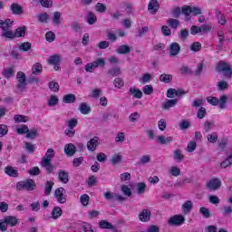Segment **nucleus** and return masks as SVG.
Masks as SVG:
<instances>
[{
  "mask_svg": "<svg viewBox=\"0 0 232 232\" xmlns=\"http://www.w3.org/2000/svg\"><path fill=\"white\" fill-rule=\"evenodd\" d=\"M160 81L161 82L169 83V82H170L171 81H173V75L163 73V74H161V75L160 76Z\"/></svg>",
  "mask_w": 232,
  "mask_h": 232,
  "instance_id": "obj_37",
  "label": "nucleus"
},
{
  "mask_svg": "<svg viewBox=\"0 0 232 232\" xmlns=\"http://www.w3.org/2000/svg\"><path fill=\"white\" fill-rule=\"evenodd\" d=\"M181 14L186 15V17H189V15H191V6L184 5L181 8Z\"/></svg>",
  "mask_w": 232,
  "mask_h": 232,
  "instance_id": "obj_56",
  "label": "nucleus"
},
{
  "mask_svg": "<svg viewBox=\"0 0 232 232\" xmlns=\"http://www.w3.org/2000/svg\"><path fill=\"white\" fill-rule=\"evenodd\" d=\"M53 23L56 26H59V24H61V13L60 12L53 13Z\"/></svg>",
  "mask_w": 232,
  "mask_h": 232,
  "instance_id": "obj_43",
  "label": "nucleus"
},
{
  "mask_svg": "<svg viewBox=\"0 0 232 232\" xmlns=\"http://www.w3.org/2000/svg\"><path fill=\"white\" fill-rule=\"evenodd\" d=\"M33 75H41L43 73V65L39 63H36L32 67Z\"/></svg>",
  "mask_w": 232,
  "mask_h": 232,
  "instance_id": "obj_26",
  "label": "nucleus"
},
{
  "mask_svg": "<svg viewBox=\"0 0 232 232\" xmlns=\"http://www.w3.org/2000/svg\"><path fill=\"white\" fill-rule=\"evenodd\" d=\"M186 222V218L182 215H175L169 218L168 224L169 226H182Z\"/></svg>",
  "mask_w": 232,
  "mask_h": 232,
  "instance_id": "obj_6",
  "label": "nucleus"
},
{
  "mask_svg": "<svg viewBox=\"0 0 232 232\" xmlns=\"http://www.w3.org/2000/svg\"><path fill=\"white\" fill-rule=\"evenodd\" d=\"M104 197L106 200H118L119 202H124L126 200V198L119 195V194H113L111 192H105Z\"/></svg>",
  "mask_w": 232,
  "mask_h": 232,
  "instance_id": "obj_10",
  "label": "nucleus"
},
{
  "mask_svg": "<svg viewBox=\"0 0 232 232\" xmlns=\"http://www.w3.org/2000/svg\"><path fill=\"white\" fill-rule=\"evenodd\" d=\"M208 200H209L210 204H214L216 206L220 204V198H218V197H217L215 195H210L208 197Z\"/></svg>",
  "mask_w": 232,
  "mask_h": 232,
  "instance_id": "obj_61",
  "label": "nucleus"
},
{
  "mask_svg": "<svg viewBox=\"0 0 232 232\" xmlns=\"http://www.w3.org/2000/svg\"><path fill=\"white\" fill-rule=\"evenodd\" d=\"M45 39L48 43H53L55 41V34L53 32L49 31L45 34Z\"/></svg>",
  "mask_w": 232,
  "mask_h": 232,
  "instance_id": "obj_53",
  "label": "nucleus"
},
{
  "mask_svg": "<svg viewBox=\"0 0 232 232\" xmlns=\"http://www.w3.org/2000/svg\"><path fill=\"white\" fill-rule=\"evenodd\" d=\"M122 160V156L121 154H114L111 160V162L113 166L119 164Z\"/></svg>",
  "mask_w": 232,
  "mask_h": 232,
  "instance_id": "obj_47",
  "label": "nucleus"
},
{
  "mask_svg": "<svg viewBox=\"0 0 232 232\" xmlns=\"http://www.w3.org/2000/svg\"><path fill=\"white\" fill-rule=\"evenodd\" d=\"M57 104H59V99L57 98V96L55 95L51 96V98L48 101V106L53 107V106H57Z\"/></svg>",
  "mask_w": 232,
  "mask_h": 232,
  "instance_id": "obj_48",
  "label": "nucleus"
},
{
  "mask_svg": "<svg viewBox=\"0 0 232 232\" xmlns=\"http://www.w3.org/2000/svg\"><path fill=\"white\" fill-rule=\"evenodd\" d=\"M199 213L204 217V218H210L211 217V212L206 207H201L199 208Z\"/></svg>",
  "mask_w": 232,
  "mask_h": 232,
  "instance_id": "obj_41",
  "label": "nucleus"
},
{
  "mask_svg": "<svg viewBox=\"0 0 232 232\" xmlns=\"http://www.w3.org/2000/svg\"><path fill=\"white\" fill-rule=\"evenodd\" d=\"M41 166L44 168L45 171L50 174L53 171V167L52 165V161H48V163H44V161H41Z\"/></svg>",
  "mask_w": 232,
  "mask_h": 232,
  "instance_id": "obj_38",
  "label": "nucleus"
},
{
  "mask_svg": "<svg viewBox=\"0 0 232 232\" xmlns=\"http://www.w3.org/2000/svg\"><path fill=\"white\" fill-rule=\"evenodd\" d=\"M64 193H66V190L63 187L54 190V197L59 204H66V196Z\"/></svg>",
  "mask_w": 232,
  "mask_h": 232,
  "instance_id": "obj_5",
  "label": "nucleus"
},
{
  "mask_svg": "<svg viewBox=\"0 0 232 232\" xmlns=\"http://www.w3.org/2000/svg\"><path fill=\"white\" fill-rule=\"evenodd\" d=\"M4 222L7 226H11V227H14L16 224H18L19 220L15 216H6L4 218Z\"/></svg>",
  "mask_w": 232,
  "mask_h": 232,
  "instance_id": "obj_15",
  "label": "nucleus"
},
{
  "mask_svg": "<svg viewBox=\"0 0 232 232\" xmlns=\"http://www.w3.org/2000/svg\"><path fill=\"white\" fill-rule=\"evenodd\" d=\"M19 50H22V52H29V50H32V44L24 42L19 45Z\"/></svg>",
  "mask_w": 232,
  "mask_h": 232,
  "instance_id": "obj_42",
  "label": "nucleus"
},
{
  "mask_svg": "<svg viewBox=\"0 0 232 232\" xmlns=\"http://www.w3.org/2000/svg\"><path fill=\"white\" fill-rule=\"evenodd\" d=\"M206 113H207L206 108L200 107L197 113L198 119H204V117H206Z\"/></svg>",
  "mask_w": 232,
  "mask_h": 232,
  "instance_id": "obj_63",
  "label": "nucleus"
},
{
  "mask_svg": "<svg viewBox=\"0 0 232 232\" xmlns=\"http://www.w3.org/2000/svg\"><path fill=\"white\" fill-rule=\"evenodd\" d=\"M113 85L115 88H118V90H121L124 86V80L121 77L115 78L113 81Z\"/></svg>",
  "mask_w": 232,
  "mask_h": 232,
  "instance_id": "obj_39",
  "label": "nucleus"
},
{
  "mask_svg": "<svg viewBox=\"0 0 232 232\" xmlns=\"http://www.w3.org/2000/svg\"><path fill=\"white\" fill-rule=\"evenodd\" d=\"M137 191L139 195H142L146 191V183L144 182L138 183Z\"/></svg>",
  "mask_w": 232,
  "mask_h": 232,
  "instance_id": "obj_51",
  "label": "nucleus"
},
{
  "mask_svg": "<svg viewBox=\"0 0 232 232\" xmlns=\"http://www.w3.org/2000/svg\"><path fill=\"white\" fill-rule=\"evenodd\" d=\"M58 179L63 184H68L70 182L69 174L66 170L60 169L58 171Z\"/></svg>",
  "mask_w": 232,
  "mask_h": 232,
  "instance_id": "obj_14",
  "label": "nucleus"
},
{
  "mask_svg": "<svg viewBox=\"0 0 232 232\" xmlns=\"http://www.w3.org/2000/svg\"><path fill=\"white\" fill-rule=\"evenodd\" d=\"M189 126H191V124L187 120H183L180 123H179V127L180 128V130H188Z\"/></svg>",
  "mask_w": 232,
  "mask_h": 232,
  "instance_id": "obj_62",
  "label": "nucleus"
},
{
  "mask_svg": "<svg viewBox=\"0 0 232 232\" xmlns=\"http://www.w3.org/2000/svg\"><path fill=\"white\" fill-rule=\"evenodd\" d=\"M139 220L140 222H150L151 218V211L150 209H143L140 214H139Z\"/></svg>",
  "mask_w": 232,
  "mask_h": 232,
  "instance_id": "obj_11",
  "label": "nucleus"
},
{
  "mask_svg": "<svg viewBox=\"0 0 232 232\" xmlns=\"http://www.w3.org/2000/svg\"><path fill=\"white\" fill-rule=\"evenodd\" d=\"M117 53L120 55H126L131 52V48L128 46L127 44L120 45L117 50Z\"/></svg>",
  "mask_w": 232,
  "mask_h": 232,
  "instance_id": "obj_18",
  "label": "nucleus"
},
{
  "mask_svg": "<svg viewBox=\"0 0 232 232\" xmlns=\"http://www.w3.org/2000/svg\"><path fill=\"white\" fill-rule=\"evenodd\" d=\"M14 120L15 122H27L28 117L24 115H14Z\"/></svg>",
  "mask_w": 232,
  "mask_h": 232,
  "instance_id": "obj_59",
  "label": "nucleus"
},
{
  "mask_svg": "<svg viewBox=\"0 0 232 232\" xmlns=\"http://www.w3.org/2000/svg\"><path fill=\"white\" fill-rule=\"evenodd\" d=\"M160 8V5L159 4L158 0H150L148 5V10L150 14L152 15H155L157 12H159V9Z\"/></svg>",
  "mask_w": 232,
  "mask_h": 232,
  "instance_id": "obj_8",
  "label": "nucleus"
},
{
  "mask_svg": "<svg viewBox=\"0 0 232 232\" xmlns=\"http://www.w3.org/2000/svg\"><path fill=\"white\" fill-rule=\"evenodd\" d=\"M207 139H208V142H210L211 144H215V142H217L218 140V133L212 132L211 134H208L207 136Z\"/></svg>",
  "mask_w": 232,
  "mask_h": 232,
  "instance_id": "obj_40",
  "label": "nucleus"
},
{
  "mask_svg": "<svg viewBox=\"0 0 232 232\" xmlns=\"http://www.w3.org/2000/svg\"><path fill=\"white\" fill-rule=\"evenodd\" d=\"M2 37H5L6 39H15V33L12 31H4L2 34Z\"/></svg>",
  "mask_w": 232,
  "mask_h": 232,
  "instance_id": "obj_52",
  "label": "nucleus"
},
{
  "mask_svg": "<svg viewBox=\"0 0 232 232\" xmlns=\"http://www.w3.org/2000/svg\"><path fill=\"white\" fill-rule=\"evenodd\" d=\"M26 35V26L19 27L14 32V37H24Z\"/></svg>",
  "mask_w": 232,
  "mask_h": 232,
  "instance_id": "obj_35",
  "label": "nucleus"
},
{
  "mask_svg": "<svg viewBox=\"0 0 232 232\" xmlns=\"http://www.w3.org/2000/svg\"><path fill=\"white\" fill-rule=\"evenodd\" d=\"M101 229H113V225L106 220H102L99 223Z\"/></svg>",
  "mask_w": 232,
  "mask_h": 232,
  "instance_id": "obj_36",
  "label": "nucleus"
},
{
  "mask_svg": "<svg viewBox=\"0 0 232 232\" xmlns=\"http://www.w3.org/2000/svg\"><path fill=\"white\" fill-rule=\"evenodd\" d=\"M111 77H119L122 73L121 67H113L107 72Z\"/></svg>",
  "mask_w": 232,
  "mask_h": 232,
  "instance_id": "obj_27",
  "label": "nucleus"
},
{
  "mask_svg": "<svg viewBox=\"0 0 232 232\" xmlns=\"http://www.w3.org/2000/svg\"><path fill=\"white\" fill-rule=\"evenodd\" d=\"M48 86L52 92H59V83L57 82L52 81L49 82Z\"/></svg>",
  "mask_w": 232,
  "mask_h": 232,
  "instance_id": "obj_49",
  "label": "nucleus"
},
{
  "mask_svg": "<svg viewBox=\"0 0 232 232\" xmlns=\"http://www.w3.org/2000/svg\"><path fill=\"white\" fill-rule=\"evenodd\" d=\"M218 38L219 44H218L217 50H222V47L224 46V43L226 41L224 31H218Z\"/></svg>",
  "mask_w": 232,
  "mask_h": 232,
  "instance_id": "obj_23",
  "label": "nucleus"
},
{
  "mask_svg": "<svg viewBox=\"0 0 232 232\" xmlns=\"http://www.w3.org/2000/svg\"><path fill=\"white\" fill-rule=\"evenodd\" d=\"M28 126L22 125L20 128L16 129V133H18L19 135H24V133H28Z\"/></svg>",
  "mask_w": 232,
  "mask_h": 232,
  "instance_id": "obj_57",
  "label": "nucleus"
},
{
  "mask_svg": "<svg viewBox=\"0 0 232 232\" xmlns=\"http://www.w3.org/2000/svg\"><path fill=\"white\" fill-rule=\"evenodd\" d=\"M129 95H132L135 99H142V92L136 87H130L129 90Z\"/></svg>",
  "mask_w": 232,
  "mask_h": 232,
  "instance_id": "obj_20",
  "label": "nucleus"
},
{
  "mask_svg": "<svg viewBox=\"0 0 232 232\" xmlns=\"http://www.w3.org/2000/svg\"><path fill=\"white\" fill-rule=\"evenodd\" d=\"M35 188H37V185L32 179H28L16 183L17 191H35Z\"/></svg>",
  "mask_w": 232,
  "mask_h": 232,
  "instance_id": "obj_1",
  "label": "nucleus"
},
{
  "mask_svg": "<svg viewBox=\"0 0 232 232\" xmlns=\"http://www.w3.org/2000/svg\"><path fill=\"white\" fill-rule=\"evenodd\" d=\"M96 12H99V14H104L106 12V5L102 3H97L96 4Z\"/></svg>",
  "mask_w": 232,
  "mask_h": 232,
  "instance_id": "obj_55",
  "label": "nucleus"
},
{
  "mask_svg": "<svg viewBox=\"0 0 232 232\" xmlns=\"http://www.w3.org/2000/svg\"><path fill=\"white\" fill-rule=\"evenodd\" d=\"M182 211L184 215H188L191 209H193V202L191 200H187L183 205H182Z\"/></svg>",
  "mask_w": 232,
  "mask_h": 232,
  "instance_id": "obj_24",
  "label": "nucleus"
},
{
  "mask_svg": "<svg viewBox=\"0 0 232 232\" xmlns=\"http://www.w3.org/2000/svg\"><path fill=\"white\" fill-rule=\"evenodd\" d=\"M14 73H15V71L13 67H8L7 69L3 71V75L5 77V79H10L14 77Z\"/></svg>",
  "mask_w": 232,
  "mask_h": 232,
  "instance_id": "obj_34",
  "label": "nucleus"
},
{
  "mask_svg": "<svg viewBox=\"0 0 232 232\" xmlns=\"http://www.w3.org/2000/svg\"><path fill=\"white\" fill-rule=\"evenodd\" d=\"M106 64V62L102 58H98L94 62H92V65L94 68H99V66H102V68H104V65Z\"/></svg>",
  "mask_w": 232,
  "mask_h": 232,
  "instance_id": "obj_45",
  "label": "nucleus"
},
{
  "mask_svg": "<svg viewBox=\"0 0 232 232\" xmlns=\"http://www.w3.org/2000/svg\"><path fill=\"white\" fill-rule=\"evenodd\" d=\"M174 159L179 162H182V160H184V156L180 150H174Z\"/></svg>",
  "mask_w": 232,
  "mask_h": 232,
  "instance_id": "obj_44",
  "label": "nucleus"
},
{
  "mask_svg": "<svg viewBox=\"0 0 232 232\" xmlns=\"http://www.w3.org/2000/svg\"><path fill=\"white\" fill-rule=\"evenodd\" d=\"M28 173L32 177H37V175L41 174V169H39V167H33L31 169L28 170Z\"/></svg>",
  "mask_w": 232,
  "mask_h": 232,
  "instance_id": "obj_54",
  "label": "nucleus"
},
{
  "mask_svg": "<svg viewBox=\"0 0 232 232\" xmlns=\"http://www.w3.org/2000/svg\"><path fill=\"white\" fill-rule=\"evenodd\" d=\"M206 188L208 191H217L222 188V181L218 178L211 179L207 182Z\"/></svg>",
  "mask_w": 232,
  "mask_h": 232,
  "instance_id": "obj_4",
  "label": "nucleus"
},
{
  "mask_svg": "<svg viewBox=\"0 0 232 232\" xmlns=\"http://www.w3.org/2000/svg\"><path fill=\"white\" fill-rule=\"evenodd\" d=\"M10 10L14 14V15H21V14H24L23 7L19 5V4H12L10 6Z\"/></svg>",
  "mask_w": 232,
  "mask_h": 232,
  "instance_id": "obj_19",
  "label": "nucleus"
},
{
  "mask_svg": "<svg viewBox=\"0 0 232 232\" xmlns=\"http://www.w3.org/2000/svg\"><path fill=\"white\" fill-rule=\"evenodd\" d=\"M80 202L82 206H88V202H90V196L87 194H83L80 198Z\"/></svg>",
  "mask_w": 232,
  "mask_h": 232,
  "instance_id": "obj_58",
  "label": "nucleus"
},
{
  "mask_svg": "<svg viewBox=\"0 0 232 232\" xmlns=\"http://www.w3.org/2000/svg\"><path fill=\"white\" fill-rule=\"evenodd\" d=\"M149 162H151V156L150 155H143L140 159V160L137 161L138 166H144L145 164H149Z\"/></svg>",
  "mask_w": 232,
  "mask_h": 232,
  "instance_id": "obj_28",
  "label": "nucleus"
},
{
  "mask_svg": "<svg viewBox=\"0 0 232 232\" xmlns=\"http://www.w3.org/2000/svg\"><path fill=\"white\" fill-rule=\"evenodd\" d=\"M167 50L170 57H177V55L180 53V44H179V43L177 42H173L172 44H169Z\"/></svg>",
  "mask_w": 232,
  "mask_h": 232,
  "instance_id": "obj_7",
  "label": "nucleus"
},
{
  "mask_svg": "<svg viewBox=\"0 0 232 232\" xmlns=\"http://www.w3.org/2000/svg\"><path fill=\"white\" fill-rule=\"evenodd\" d=\"M79 110H80L81 113H82V115H88V113H90V111H92V108L89 105H87L86 103L80 104Z\"/></svg>",
  "mask_w": 232,
  "mask_h": 232,
  "instance_id": "obj_33",
  "label": "nucleus"
},
{
  "mask_svg": "<svg viewBox=\"0 0 232 232\" xmlns=\"http://www.w3.org/2000/svg\"><path fill=\"white\" fill-rule=\"evenodd\" d=\"M191 52H200L202 50V44L199 42H194L190 46Z\"/></svg>",
  "mask_w": 232,
  "mask_h": 232,
  "instance_id": "obj_50",
  "label": "nucleus"
},
{
  "mask_svg": "<svg viewBox=\"0 0 232 232\" xmlns=\"http://www.w3.org/2000/svg\"><path fill=\"white\" fill-rule=\"evenodd\" d=\"M232 213V207L231 206H225L223 207V215L224 217H229Z\"/></svg>",
  "mask_w": 232,
  "mask_h": 232,
  "instance_id": "obj_64",
  "label": "nucleus"
},
{
  "mask_svg": "<svg viewBox=\"0 0 232 232\" xmlns=\"http://www.w3.org/2000/svg\"><path fill=\"white\" fill-rule=\"evenodd\" d=\"M55 157V150L50 148L47 150L46 153L44 154V158L42 159V162L48 164V162H52V159Z\"/></svg>",
  "mask_w": 232,
  "mask_h": 232,
  "instance_id": "obj_12",
  "label": "nucleus"
},
{
  "mask_svg": "<svg viewBox=\"0 0 232 232\" xmlns=\"http://www.w3.org/2000/svg\"><path fill=\"white\" fill-rule=\"evenodd\" d=\"M216 72H218V73H224L225 77H227V79H231L232 77V69H231V65H229V63H227L225 61H219L216 66Z\"/></svg>",
  "mask_w": 232,
  "mask_h": 232,
  "instance_id": "obj_2",
  "label": "nucleus"
},
{
  "mask_svg": "<svg viewBox=\"0 0 232 232\" xmlns=\"http://www.w3.org/2000/svg\"><path fill=\"white\" fill-rule=\"evenodd\" d=\"M121 191L125 197H131V188H129L127 185H123L121 187Z\"/></svg>",
  "mask_w": 232,
  "mask_h": 232,
  "instance_id": "obj_60",
  "label": "nucleus"
},
{
  "mask_svg": "<svg viewBox=\"0 0 232 232\" xmlns=\"http://www.w3.org/2000/svg\"><path fill=\"white\" fill-rule=\"evenodd\" d=\"M63 216V208L60 207H54L51 212V217L53 218V220H57L59 217Z\"/></svg>",
  "mask_w": 232,
  "mask_h": 232,
  "instance_id": "obj_22",
  "label": "nucleus"
},
{
  "mask_svg": "<svg viewBox=\"0 0 232 232\" xmlns=\"http://www.w3.org/2000/svg\"><path fill=\"white\" fill-rule=\"evenodd\" d=\"M158 142L160 144H169V142H173V137H165V136H159L158 137Z\"/></svg>",
  "mask_w": 232,
  "mask_h": 232,
  "instance_id": "obj_32",
  "label": "nucleus"
},
{
  "mask_svg": "<svg viewBox=\"0 0 232 232\" xmlns=\"http://www.w3.org/2000/svg\"><path fill=\"white\" fill-rule=\"evenodd\" d=\"M77 101V97H75V94L70 93L66 94L63 98V102L65 104H73Z\"/></svg>",
  "mask_w": 232,
  "mask_h": 232,
  "instance_id": "obj_21",
  "label": "nucleus"
},
{
  "mask_svg": "<svg viewBox=\"0 0 232 232\" xmlns=\"http://www.w3.org/2000/svg\"><path fill=\"white\" fill-rule=\"evenodd\" d=\"M76 148L75 145L69 143L64 147V153L67 157H73L75 155Z\"/></svg>",
  "mask_w": 232,
  "mask_h": 232,
  "instance_id": "obj_16",
  "label": "nucleus"
},
{
  "mask_svg": "<svg viewBox=\"0 0 232 232\" xmlns=\"http://www.w3.org/2000/svg\"><path fill=\"white\" fill-rule=\"evenodd\" d=\"M16 81H17V84H16V88L17 90H19L20 92H24V90H26V74L24 72H18L16 73Z\"/></svg>",
  "mask_w": 232,
  "mask_h": 232,
  "instance_id": "obj_3",
  "label": "nucleus"
},
{
  "mask_svg": "<svg viewBox=\"0 0 232 232\" xmlns=\"http://www.w3.org/2000/svg\"><path fill=\"white\" fill-rule=\"evenodd\" d=\"M167 24H169L170 28L177 30V28L180 26V22L177 19L169 18L167 20Z\"/></svg>",
  "mask_w": 232,
  "mask_h": 232,
  "instance_id": "obj_30",
  "label": "nucleus"
},
{
  "mask_svg": "<svg viewBox=\"0 0 232 232\" xmlns=\"http://www.w3.org/2000/svg\"><path fill=\"white\" fill-rule=\"evenodd\" d=\"M61 63V55L54 54L49 57L48 59V64H59Z\"/></svg>",
  "mask_w": 232,
  "mask_h": 232,
  "instance_id": "obj_31",
  "label": "nucleus"
},
{
  "mask_svg": "<svg viewBox=\"0 0 232 232\" xmlns=\"http://www.w3.org/2000/svg\"><path fill=\"white\" fill-rule=\"evenodd\" d=\"M179 103V99H171V100H166L162 104L161 108L162 110L168 111L170 108H175L177 104Z\"/></svg>",
  "mask_w": 232,
  "mask_h": 232,
  "instance_id": "obj_9",
  "label": "nucleus"
},
{
  "mask_svg": "<svg viewBox=\"0 0 232 232\" xmlns=\"http://www.w3.org/2000/svg\"><path fill=\"white\" fill-rule=\"evenodd\" d=\"M5 175H8L9 177H14V179L19 177V172L17 169H14L12 166H7L5 168Z\"/></svg>",
  "mask_w": 232,
  "mask_h": 232,
  "instance_id": "obj_17",
  "label": "nucleus"
},
{
  "mask_svg": "<svg viewBox=\"0 0 232 232\" xmlns=\"http://www.w3.org/2000/svg\"><path fill=\"white\" fill-rule=\"evenodd\" d=\"M99 146V137H93L87 142V149L89 151H95Z\"/></svg>",
  "mask_w": 232,
  "mask_h": 232,
  "instance_id": "obj_13",
  "label": "nucleus"
},
{
  "mask_svg": "<svg viewBox=\"0 0 232 232\" xmlns=\"http://www.w3.org/2000/svg\"><path fill=\"white\" fill-rule=\"evenodd\" d=\"M39 133L37 132V129H31L28 130V132L26 134L27 139H35V137H38Z\"/></svg>",
  "mask_w": 232,
  "mask_h": 232,
  "instance_id": "obj_46",
  "label": "nucleus"
},
{
  "mask_svg": "<svg viewBox=\"0 0 232 232\" xmlns=\"http://www.w3.org/2000/svg\"><path fill=\"white\" fill-rule=\"evenodd\" d=\"M53 188V181L52 180H48L45 182V185H44V195L45 197H48L50 196V194L52 193V189Z\"/></svg>",
  "mask_w": 232,
  "mask_h": 232,
  "instance_id": "obj_25",
  "label": "nucleus"
},
{
  "mask_svg": "<svg viewBox=\"0 0 232 232\" xmlns=\"http://www.w3.org/2000/svg\"><path fill=\"white\" fill-rule=\"evenodd\" d=\"M86 20L88 24H95L97 23V15L93 12H89Z\"/></svg>",
  "mask_w": 232,
  "mask_h": 232,
  "instance_id": "obj_29",
  "label": "nucleus"
}]
</instances>
